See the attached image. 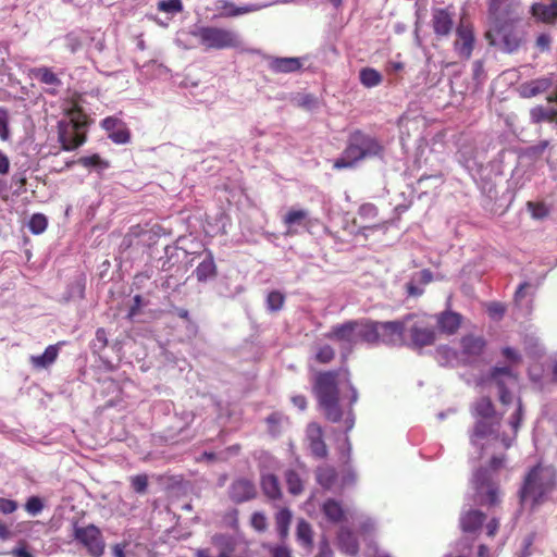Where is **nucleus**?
I'll return each instance as SVG.
<instances>
[{
    "mask_svg": "<svg viewBox=\"0 0 557 557\" xmlns=\"http://www.w3.org/2000/svg\"><path fill=\"white\" fill-rule=\"evenodd\" d=\"M88 124V116L81 108L73 106L67 109L58 122V139L62 149L72 151L82 146L86 141Z\"/></svg>",
    "mask_w": 557,
    "mask_h": 557,
    "instance_id": "5",
    "label": "nucleus"
},
{
    "mask_svg": "<svg viewBox=\"0 0 557 557\" xmlns=\"http://www.w3.org/2000/svg\"><path fill=\"white\" fill-rule=\"evenodd\" d=\"M529 209L532 212V215L536 219H541L546 215L547 211L544 206L542 205H535L532 202L528 203Z\"/></svg>",
    "mask_w": 557,
    "mask_h": 557,
    "instance_id": "49",
    "label": "nucleus"
},
{
    "mask_svg": "<svg viewBox=\"0 0 557 557\" xmlns=\"http://www.w3.org/2000/svg\"><path fill=\"white\" fill-rule=\"evenodd\" d=\"M531 12L541 22L553 23L557 20V0H550L548 4L535 3L531 7Z\"/></svg>",
    "mask_w": 557,
    "mask_h": 557,
    "instance_id": "20",
    "label": "nucleus"
},
{
    "mask_svg": "<svg viewBox=\"0 0 557 557\" xmlns=\"http://www.w3.org/2000/svg\"><path fill=\"white\" fill-rule=\"evenodd\" d=\"M314 394L325 418L332 422L343 421L346 430L355 423L352 405L358 400V392L352 386L347 370L329 371L317 375Z\"/></svg>",
    "mask_w": 557,
    "mask_h": 557,
    "instance_id": "2",
    "label": "nucleus"
},
{
    "mask_svg": "<svg viewBox=\"0 0 557 557\" xmlns=\"http://www.w3.org/2000/svg\"><path fill=\"white\" fill-rule=\"evenodd\" d=\"M10 170L9 158L0 151V175H5Z\"/></svg>",
    "mask_w": 557,
    "mask_h": 557,
    "instance_id": "52",
    "label": "nucleus"
},
{
    "mask_svg": "<svg viewBox=\"0 0 557 557\" xmlns=\"http://www.w3.org/2000/svg\"><path fill=\"white\" fill-rule=\"evenodd\" d=\"M555 486V470L550 466L539 465L525 476L520 491L522 505L532 508L545 502Z\"/></svg>",
    "mask_w": 557,
    "mask_h": 557,
    "instance_id": "4",
    "label": "nucleus"
},
{
    "mask_svg": "<svg viewBox=\"0 0 557 557\" xmlns=\"http://www.w3.org/2000/svg\"><path fill=\"white\" fill-rule=\"evenodd\" d=\"M296 537H297V541L299 542V544L304 548L311 550L312 545H313V531H312L311 525L307 521H305V520L298 521L297 530H296Z\"/></svg>",
    "mask_w": 557,
    "mask_h": 557,
    "instance_id": "27",
    "label": "nucleus"
},
{
    "mask_svg": "<svg viewBox=\"0 0 557 557\" xmlns=\"http://www.w3.org/2000/svg\"><path fill=\"white\" fill-rule=\"evenodd\" d=\"M549 45H550V38L548 35L546 34H542L537 37L536 39V46L541 49V50H547L549 48Z\"/></svg>",
    "mask_w": 557,
    "mask_h": 557,
    "instance_id": "51",
    "label": "nucleus"
},
{
    "mask_svg": "<svg viewBox=\"0 0 557 557\" xmlns=\"http://www.w3.org/2000/svg\"><path fill=\"white\" fill-rule=\"evenodd\" d=\"M474 33L470 24L460 22L456 28L454 49L462 59H470L474 47Z\"/></svg>",
    "mask_w": 557,
    "mask_h": 557,
    "instance_id": "15",
    "label": "nucleus"
},
{
    "mask_svg": "<svg viewBox=\"0 0 557 557\" xmlns=\"http://www.w3.org/2000/svg\"><path fill=\"white\" fill-rule=\"evenodd\" d=\"M281 1H274L270 3H249L245 5L237 7L234 2L230 0H216L215 8L218 10H222L221 16L223 17H235L252 12L260 11L265 9L272 4L280 3ZM283 3L289 2V0L282 1Z\"/></svg>",
    "mask_w": 557,
    "mask_h": 557,
    "instance_id": "14",
    "label": "nucleus"
},
{
    "mask_svg": "<svg viewBox=\"0 0 557 557\" xmlns=\"http://www.w3.org/2000/svg\"><path fill=\"white\" fill-rule=\"evenodd\" d=\"M10 531L4 523L0 522V539L4 540L9 536Z\"/></svg>",
    "mask_w": 557,
    "mask_h": 557,
    "instance_id": "63",
    "label": "nucleus"
},
{
    "mask_svg": "<svg viewBox=\"0 0 557 557\" xmlns=\"http://www.w3.org/2000/svg\"><path fill=\"white\" fill-rule=\"evenodd\" d=\"M286 483L289 493L297 495L300 494L304 490V484L300 475L293 470L286 472Z\"/></svg>",
    "mask_w": 557,
    "mask_h": 557,
    "instance_id": "37",
    "label": "nucleus"
},
{
    "mask_svg": "<svg viewBox=\"0 0 557 557\" xmlns=\"http://www.w3.org/2000/svg\"><path fill=\"white\" fill-rule=\"evenodd\" d=\"M548 146L547 140L541 141L537 146L531 147L530 151L534 154H541Z\"/></svg>",
    "mask_w": 557,
    "mask_h": 557,
    "instance_id": "58",
    "label": "nucleus"
},
{
    "mask_svg": "<svg viewBox=\"0 0 557 557\" xmlns=\"http://www.w3.org/2000/svg\"><path fill=\"white\" fill-rule=\"evenodd\" d=\"M251 525L258 531H263L267 528L265 516L261 512H255L251 517Z\"/></svg>",
    "mask_w": 557,
    "mask_h": 557,
    "instance_id": "46",
    "label": "nucleus"
},
{
    "mask_svg": "<svg viewBox=\"0 0 557 557\" xmlns=\"http://www.w3.org/2000/svg\"><path fill=\"white\" fill-rule=\"evenodd\" d=\"M308 216L306 210H290L283 219L287 226L300 224Z\"/></svg>",
    "mask_w": 557,
    "mask_h": 557,
    "instance_id": "38",
    "label": "nucleus"
},
{
    "mask_svg": "<svg viewBox=\"0 0 557 557\" xmlns=\"http://www.w3.org/2000/svg\"><path fill=\"white\" fill-rule=\"evenodd\" d=\"M256 495L255 485L246 479H239L232 483L230 497L236 503L247 502Z\"/></svg>",
    "mask_w": 557,
    "mask_h": 557,
    "instance_id": "19",
    "label": "nucleus"
},
{
    "mask_svg": "<svg viewBox=\"0 0 557 557\" xmlns=\"http://www.w3.org/2000/svg\"><path fill=\"white\" fill-rule=\"evenodd\" d=\"M437 323L441 331L454 334L461 324V315L453 311H446L440 314Z\"/></svg>",
    "mask_w": 557,
    "mask_h": 557,
    "instance_id": "22",
    "label": "nucleus"
},
{
    "mask_svg": "<svg viewBox=\"0 0 557 557\" xmlns=\"http://www.w3.org/2000/svg\"><path fill=\"white\" fill-rule=\"evenodd\" d=\"M361 84L367 88H373L382 83V75L372 67H364L359 73Z\"/></svg>",
    "mask_w": 557,
    "mask_h": 557,
    "instance_id": "33",
    "label": "nucleus"
},
{
    "mask_svg": "<svg viewBox=\"0 0 557 557\" xmlns=\"http://www.w3.org/2000/svg\"><path fill=\"white\" fill-rule=\"evenodd\" d=\"M284 304V296L280 292H271L267 297V306L270 311H277L282 309Z\"/></svg>",
    "mask_w": 557,
    "mask_h": 557,
    "instance_id": "40",
    "label": "nucleus"
},
{
    "mask_svg": "<svg viewBox=\"0 0 557 557\" xmlns=\"http://www.w3.org/2000/svg\"><path fill=\"white\" fill-rule=\"evenodd\" d=\"M436 358L442 366L455 367L462 364L460 352L447 346L437 348Z\"/></svg>",
    "mask_w": 557,
    "mask_h": 557,
    "instance_id": "25",
    "label": "nucleus"
},
{
    "mask_svg": "<svg viewBox=\"0 0 557 557\" xmlns=\"http://www.w3.org/2000/svg\"><path fill=\"white\" fill-rule=\"evenodd\" d=\"M261 487L263 493L272 499L280 498L281 488L278 480L273 474H263L261 479Z\"/></svg>",
    "mask_w": 557,
    "mask_h": 557,
    "instance_id": "31",
    "label": "nucleus"
},
{
    "mask_svg": "<svg viewBox=\"0 0 557 557\" xmlns=\"http://www.w3.org/2000/svg\"><path fill=\"white\" fill-rule=\"evenodd\" d=\"M81 163L84 166H98L101 169H107L109 166L108 162L103 161L98 154L84 157L81 159Z\"/></svg>",
    "mask_w": 557,
    "mask_h": 557,
    "instance_id": "44",
    "label": "nucleus"
},
{
    "mask_svg": "<svg viewBox=\"0 0 557 557\" xmlns=\"http://www.w3.org/2000/svg\"><path fill=\"white\" fill-rule=\"evenodd\" d=\"M317 557H333V550L325 537H322L319 543V553Z\"/></svg>",
    "mask_w": 557,
    "mask_h": 557,
    "instance_id": "47",
    "label": "nucleus"
},
{
    "mask_svg": "<svg viewBox=\"0 0 557 557\" xmlns=\"http://www.w3.org/2000/svg\"><path fill=\"white\" fill-rule=\"evenodd\" d=\"M17 508V504L14 500L0 497V512L12 513Z\"/></svg>",
    "mask_w": 557,
    "mask_h": 557,
    "instance_id": "48",
    "label": "nucleus"
},
{
    "mask_svg": "<svg viewBox=\"0 0 557 557\" xmlns=\"http://www.w3.org/2000/svg\"><path fill=\"white\" fill-rule=\"evenodd\" d=\"M531 120L533 123L542 121H553L557 116V110L545 109L543 107H535L530 111Z\"/></svg>",
    "mask_w": 557,
    "mask_h": 557,
    "instance_id": "36",
    "label": "nucleus"
},
{
    "mask_svg": "<svg viewBox=\"0 0 557 557\" xmlns=\"http://www.w3.org/2000/svg\"><path fill=\"white\" fill-rule=\"evenodd\" d=\"M479 557H490L488 548L485 545L479 546Z\"/></svg>",
    "mask_w": 557,
    "mask_h": 557,
    "instance_id": "64",
    "label": "nucleus"
},
{
    "mask_svg": "<svg viewBox=\"0 0 557 557\" xmlns=\"http://www.w3.org/2000/svg\"><path fill=\"white\" fill-rule=\"evenodd\" d=\"M379 210L373 203H363L358 210V214L364 221H372L377 216Z\"/></svg>",
    "mask_w": 557,
    "mask_h": 557,
    "instance_id": "42",
    "label": "nucleus"
},
{
    "mask_svg": "<svg viewBox=\"0 0 557 557\" xmlns=\"http://www.w3.org/2000/svg\"><path fill=\"white\" fill-rule=\"evenodd\" d=\"M37 77L46 85L45 90L49 94H55L61 88L62 83L59 76L48 67L37 69Z\"/></svg>",
    "mask_w": 557,
    "mask_h": 557,
    "instance_id": "23",
    "label": "nucleus"
},
{
    "mask_svg": "<svg viewBox=\"0 0 557 557\" xmlns=\"http://www.w3.org/2000/svg\"><path fill=\"white\" fill-rule=\"evenodd\" d=\"M63 342H59L57 344L50 345L46 348L42 355L37 356V368H49L53 364L59 356L60 348L63 345Z\"/></svg>",
    "mask_w": 557,
    "mask_h": 557,
    "instance_id": "30",
    "label": "nucleus"
},
{
    "mask_svg": "<svg viewBox=\"0 0 557 557\" xmlns=\"http://www.w3.org/2000/svg\"><path fill=\"white\" fill-rule=\"evenodd\" d=\"M488 313L493 318H500L505 313V308L500 304H491L488 306Z\"/></svg>",
    "mask_w": 557,
    "mask_h": 557,
    "instance_id": "50",
    "label": "nucleus"
},
{
    "mask_svg": "<svg viewBox=\"0 0 557 557\" xmlns=\"http://www.w3.org/2000/svg\"><path fill=\"white\" fill-rule=\"evenodd\" d=\"M101 125L113 143L123 145L129 141L131 133L122 120L114 116H108L101 122Z\"/></svg>",
    "mask_w": 557,
    "mask_h": 557,
    "instance_id": "17",
    "label": "nucleus"
},
{
    "mask_svg": "<svg viewBox=\"0 0 557 557\" xmlns=\"http://www.w3.org/2000/svg\"><path fill=\"white\" fill-rule=\"evenodd\" d=\"M484 520V515L479 510H469L460 518L461 529L466 533L478 530Z\"/></svg>",
    "mask_w": 557,
    "mask_h": 557,
    "instance_id": "24",
    "label": "nucleus"
},
{
    "mask_svg": "<svg viewBox=\"0 0 557 557\" xmlns=\"http://www.w3.org/2000/svg\"><path fill=\"white\" fill-rule=\"evenodd\" d=\"M190 34L206 50L237 49L243 44L237 32L218 26H196Z\"/></svg>",
    "mask_w": 557,
    "mask_h": 557,
    "instance_id": "6",
    "label": "nucleus"
},
{
    "mask_svg": "<svg viewBox=\"0 0 557 557\" xmlns=\"http://www.w3.org/2000/svg\"><path fill=\"white\" fill-rule=\"evenodd\" d=\"M25 507H26V510L29 512V513H35V496H30L26 504H25Z\"/></svg>",
    "mask_w": 557,
    "mask_h": 557,
    "instance_id": "62",
    "label": "nucleus"
},
{
    "mask_svg": "<svg viewBox=\"0 0 557 557\" xmlns=\"http://www.w3.org/2000/svg\"><path fill=\"white\" fill-rule=\"evenodd\" d=\"M527 287H529V283H522V284L518 287V289H517V292H516V294H515V300H516V302H519V301L524 297V289H525Z\"/></svg>",
    "mask_w": 557,
    "mask_h": 557,
    "instance_id": "59",
    "label": "nucleus"
},
{
    "mask_svg": "<svg viewBox=\"0 0 557 557\" xmlns=\"http://www.w3.org/2000/svg\"><path fill=\"white\" fill-rule=\"evenodd\" d=\"M293 404L300 410H305L307 407V400L304 396L297 395L292 398Z\"/></svg>",
    "mask_w": 557,
    "mask_h": 557,
    "instance_id": "57",
    "label": "nucleus"
},
{
    "mask_svg": "<svg viewBox=\"0 0 557 557\" xmlns=\"http://www.w3.org/2000/svg\"><path fill=\"white\" fill-rule=\"evenodd\" d=\"M148 485V479L146 475H136L132 478V487L137 493H144Z\"/></svg>",
    "mask_w": 557,
    "mask_h": 557,
    "instance_id": "45",
    "label": "nucleus"
},
{
    "mask_svg": "<svg viewBox=\"0 0 557 557\" xmlns=\"http://www.w3.org/2000/svg\"><path fill=\"white\" fill-rule=\"evenodd\" d=\"M322 429L317 423H310L307 428V440L309 448L317 458H324L327 455L326 445L322 438Z\"/></svg>",
    "mask_w": 557,
    "mask_h": 557,
    "instance_id": "18",
    "label": "nucleus"
},
{
    "mask_svg": "<svg viewBox=\"0 0 557 557\" xmlns=\"http://www.w3.org/2000/svg\"><path fill=\"white\" fill-rule=\"evenodd\" d=\"M336 480V472L333 468L323 466L319 467L317 470V481L318 483L326 488L330 490L334 486Z\"/></svg>",
    "mask_w": 557,
    "mask_h": 557,
    "instance_id": "34",
    "label": "nucleus"
},
{
    "mask_svg": "<svg viewBox=\"0 0 557 557\" xmlns=\"http://www.w3.org/2000/svg\"><path fill=\"white\" fill-rule=\"evenodd\" d=\"M290 521L292 512L288 509L283 508L276 513V529L282 539H285L288 535Z\"/></svg>",
    "mask_w": 557,
    "mask_h": 557,
    "instance_id": "35",
    "label": "nucleus"
},
{
    "mask_svg": "<svg viewBox=\"0 0 557 557\" xmlns=\"http://www.w3.org/2000/svg\"><path fill=\"white\" fill-rule=\"evenodd\" d=\"M334 349L329 345H324L318 349L315 358L322 363H327L334 358Z\"/></svg>",
    "mask_w": 557,
    "mask_h": 557,
    "instance_id": "43",
    "label": "nucleus"
},
{
    "mask_svg": "<svg viewBox=\"0 0 557 557\" xmlns=\"http://www.w3.org/2000/svg\"><path fill=\"white\" fill-rule=\"evenodd\" d=\"M338 545L339 548L351 556L358 553V543L354 534L348 529H342L338 533Z\"/></svg>",
    "mask_w": 557,
    "mask_h": 557,
    "instance_id": "26",
    "label": "nucleus"
},
{
    "mask_svg": "<svg viewBox=\"0 0 557 557\" xmlns=\"http://www.w3.org/2000/svg\"><path fill=\"white\" fill-rule=\"evenodd\" d=\"M498 527H499V522L498 520L496 519H492L487 524H486V533L488 536H493L495 535V533L497 532L498 530Z\"/></svg>",
    "mask_w": 557,
    "mask_h": 557,
    "instance_id": "54",
    "label": "nucleus"
},
{
    "mask_svg": "<svg viewBox=\"0 0 557 557\" xmlns=\"http://www.w3.org/2000/svg\"><path fill=\"white\" fill-rule=\"evenodd\" d=\"M47 225L46 216L37 213V234L42 233L47 228Z\"/></svg>",
    "mask_w": 557,
    "mask_h": 557,
    "instance_id": "56",
    "label": "nucleus"
},
{
    "mask_svg": "<svg viewBox=\"0 0 557 557\" xmlns=\"http://www.w3.org/2000/svg\"><path fill=\"white\" fill-rule=\"evenodd\" d=\"M74 537L78 541L92 557H101L104 553L106 543L101 531L95 524L75 527Z\"/></svg>",
    "mask_w": 557,
    "mask_h": 557,
    "instance_id": "10",
    "label": "nucleus"
},
{
    "mask_svg": "<svg viewBox=\"0 0 557 557\" xmlns=\"http://www.w3.org/2000/svg\"><path fill=\"white\" fill-rule=\"evenodd\" d=\"M382 153L383 146L376 138L357 131L350 135L347 147L334 161L333 168L336 170L354 168L362 160L380 157Z\"/></svg>",
    "mask_w": 557,
    "mask_h": 557,
    "instance_id": "3",
    "label": "nucleus"
},
{
    "mask_svg": "<svg viewBox=\"0 0 557 557\" xmlns=\"http://www.w3.org/2000/svg\"><path fill=\"white\" fill-rule=\"evenodd\" d=\"M552 85V82L549 78L542 77L536 78L527 83H523L520 86V94L521 96L525 98L534 97L539 94L544 92L547 90Z\"/></svg>",
    "mask_w": 557,
    "mask_h": 557,
    "instance_id": "21",
    "label": "nucleus"
},
{
    "mask_svg": "<svg viewBox=\"0 0 557 557\" xmlns=\"http://www.w3.org/2000/svg\"><path fill=\"white\" fill-rule=\"evenodd\" d=\"M485 341L483 337L467 335L460 339V357L462 364L474 362L483 352Z\"/></svg>",
    "mask_w": 557,
    "mask_h": 557,
    "instance_id": "16",
    "label": "nucleus"
},
{
    "mask_svg": "<svg viewBox=\"0 0 557 557\" xmlns=\"http://www.w3.org/2000/svg\"><path fill=\"white\" fill-rule=\"evenodd\" d=\"M12 555L14 557H33L29 552H27L24 547H17L12 550Z\"/></svg>",
    "mask_w": 557,
    "mask_h": 557,
    "instance_id": "60",
    "label": "nucleus"
},
{
    "mask_svg": "<svg viewBox=\"0 0 557 557\" xmlns=\"http://www.w3.org/2000/svg\"><path fill=\"white\" fill-rule=\"evenodd\" d=\"M216 272V267L212 255H208L195 270V275L199 282H206L208 278L213 277Z\"/></svg>",
    "mask_w": 557,
    "mask_h": 557,
    "instance_id": "29",
    "label": "nucleus"
},
{
    "mask_svg": "<svg viewBox=\"0 0 557 557\" xmlns=\"http://www.w3.org/2000/svg\"><path fill=\"white\" fill-rule=\"evenodd\" d=\"M301 67L298 58H276L271 62V69L277 73H292Z\"/></svg>",
    "mask_w": 557,
    "mask_h": 557,
    "instance_id": "28",
    "label": "nucleus"
},
{
    "mask_svg": "<svg viewBox=\"0 0 557 557\" xmlns=\"http://www.w3.org/2000/svg\"><path fill=\"white\" fill-rule=\"evenodd\" d=\"M273 557H290L289 550L285 546H276L272 549Z\"/></svg>",
    "mask_w": 557,
    "mask_h": 557,
    "instance_id": "53",
    "label": "nucleus"
},
{
    "mask_svg": "<svg viewBox=\"0 0 557 557\" xmlns=\"http://www.w3.org/2000/svg\"><path fill=\"white\" fill-rule=\"evenodd\" d=\"M432 28L437 37H448L455 25V9L453 5L446 8H433Z\"/></svg>",
    "mask_w": 557,
    "mask_h": 557,
    "instance_id": "13",
    "label": "nucleus"
},
{
    "mask_svg": "<svg viewBox=\"0 0 557 557\" xmlns=\"http://www.w3.org/2000/svg\"><path fill=\"white\" fill-rule=\"evenodd\" d=\"M158 10L166 13H180L183 10L181 0H163L158 3Z\"/></svg>",
    "mask_w": 557,
    "mask_h": 557,
    "instance_id": "39",
    "label": "nucleus"
},
{
    "mask_svg": "<svg viewBox=\"0 0 557 557\" xmlns=\"http://www.w3.org/2000/svg\"><path fill=\"white\" fill-rule=\"evenodd\" d=\"M322 510L327 520H330L333 523H338L344 518V510L342 508V505L334 499H327L323 504Z\"/></svg>",
    "mask_w": 557,
    "mask_h": 557,
    "instance_id": "32",
    "label": "nucleus"
},
{
    "mask_svg": "<svg viewBox=\"0 0 557 557\" xmlns=\"http://www.w3.org/2000/svg\"><path fill=\"white\" fill-rule=\"evenodd\" d=\"M124 548H125V546L122 544L114 545L112 548L113 557H126V555L124 553Z\"/></svg>",
    "mask_w": 557,
    "mask_h": 557,
    "instance_id": "61",
    "label": "nucleus"
},
{
    "mask_svg": "<svg viewBox=\"0 0 557 557\" xmlns=\"http://www.w3.org/2000/svg\"><path fill=\"white\" fill-rule=\"evenodd\" d=\"M435 339V333L432 329L424 326L413 315L407 317L406 323V344L423 347L431 345Z\"/></svg>",
    "mask_w": 557,
    "mask_h": 557,
    "instance_id": "11",
    "label": "nucleus"
},
{
    "mask_svg": "<svg viewBox=\"0 0 557 557\" xmlns=\"http://www.w3.org/2000/svg\"><path fill=\"white\" fill-rule=\"evenodd\" d=\"M503 355H504L508 360H510V361L516 362V361H518V360H519V355H518V352H517L515 349H512V348H509V347L504 348V350H503Z\"/></svg>",
    "mask_w": 557,
    "mask_h": 557,
    "instance_id": "55",
    "label": "nucleus"
},
{
    "mask_svg": "<svg viewBox=\"0 0 557 557\" xmlns=\"http://www.w3.org/2000/svg\"><path fill=\"white\" fill-rule=\"evenodd\" d=\"M516 22L504 21L503 23H492L496 32L502 49L506 52L516 51L521 42L522 35L520 30L513 27Z\"/></svg>",
    "mask_w": 557,
    "mask_h": 557,
    "instance_id": "12",
    "label": "nucleus"
},
{
    "mask_svg": "<svg viewBox=\"0 0 557 557\" xmlns=\"http://www.w3.org/2000/svg\"><path fill=\"white\" fill-rule=\"evenodd\" d=\"M371 327L369 326V320L351 321L333 327L329 337L349 345L358 343L370 344L371 336L373 335V329Z\"/></svg>",
    "mask_w": 557,
    "mask_h": 557,
    "instance_id": "8",
    "label": "nucleus"
},
{
    "mask_svg": "<svg viewBox=\"0 0 557 557\" xmlns=\"http://www.w3.org/2000/svg\"><path fill=\"white\" fill-rule=\"evenodd\" d=\"M9 138V113L4 108L0 107V139L7 141Z\"/></svg>",
    "mask_w": 557,
    "mask_h": 557,
    "instance_id": "41",
    "label": "nucleus"
},
{
    "mask_svg": "<svg viewBox=\"0 0 557 557\" xmlns=\"http://www.w3.org/2000/svg\"><path fill=\"white\" fill-rule=\"evenodd\" d=\"M491 380L498 388L500 403L512 408L508 420L510 432L499 433L500 418L488 397L478 399L472 407L475 425L470 436L471 443L481 450L482 455L491 456L488 468H481L474 473L472 485L475 490V502L492 506L499 500L497 470L504 466V451L517 435L523 411L520 399H515L510 393V389L517 385V377L510 368H495Z\"/></svg>",
    "mask_w": 557,
    "mask_h": 557,
    "instance_id": "1",
    "label": "nucleus"
},
{
    "mask_svg": "<svg viewBox=\"0 0 557 557\" xmlns=\"http://www.w3.org/2000/svg\"><path fill=\"white\" fill-rule=\"evenodd\" d=\"M407 317L400 321L375 322L369 320V326L373 329L370 345L400 346L406 344Z\"/></svg>",
    "mask_w": 557,
    "mask_h": 557,
    "instance_id": "7",
    "label": "nucleus"
},
{
    "mask_svg": "<svg viewBox=\"0 0 557 557\" xmlns=\"http://www.w3.org/2000/svg\"><path fill=\"white\" fill-rule=\"evenodd\" d=\"M487 12L491 23H503L504 21L518 22L521 20L520 0H488Z\"/></svg>",
    "mask_w": 557,
    "mask_h": 557,
    "instance_id": "9",
    "label": "nucleus"
}]
</instances>
